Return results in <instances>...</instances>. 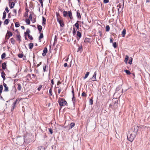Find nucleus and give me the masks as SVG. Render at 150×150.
<instances>
[{
  "label": "nucleus",
  "mask_w": 150,
  "mask_h": 150,
  "mask_svg": "<svg viewBox=\"0 0 150 150\" xmlns=\"http://www.w3.org/2000/svg\"><path fill=\"white\" fill-rule=\"evenodd\" d=\"M136 135L132 132H129L127 134V138L128 140L132 142L136 137Z\"/></svg>",
  "instance_id": "1"
},
{
  "label": "nucleus",
  "mask_w": 150,
  "mask_h": 150,
  "mask_svg": "<svg viewBox=\"0 0 150 150\" xmlns=\"http://www.w3.org/2000/svg\"><path fill=\"white\" fill-rule=\"evenodd\" d=\"M58 103L61 106L65 105L67 104V101L65 100L60 98L58 100Z\"/></svg>",
  "instance_id": "2"
},
{
  "label": "nucleus",
  "mask_w": 150,
  "mask_h": 150,
  "mask_svg": "<svg viewBox=\"0 0 150 150\" xmlns=\"http://www.w3.org/2000/svg\"><path fill=\"white\" fill-rule=\"evenodd\" d=\"M138 128L139 127L138 126L136 125L134 126V130L132 132L134 134H135L136 135V133L137 132L138 130Z\"/></svg>",
  "instance_id": "3"
},
{
  "label": "nucleus",
  "mask_w": 150,
  "mask_h": 150,
  "mask_svg": "<svg viewBox=\"0 0 150 150\" xmlns=\"http://www.w3.org/2000/svg\"><path fill=\"white\" fill-rule=\"evenodd\" d=\"M57 21L59 24L60 26L62 27H63L64 26V25L62 20L59 19L58 18H57Z\"/></svg>",
  "instance_id": "4"
},
{
  "label": "nucleus",
  "mask_w": 150,
  "mask_h": 150,
  "mask_svg": "<svg viewBox=\"0 0 150 150\" xmlns=\"http://www.w3.org/2000/svg\"><path fill=\"white\" fill-rule=\"evenodd\" d=\"M47 52V47H45L43 50V53H42V55L43 57L45 56Z\"/></svg>",
  "instance_id": "5"
},
{
  "label": "nucleus",
  "mask_w": 150,
  "mask_h": 150,
  "mask_svg": "<svg viewBox=\"0 0 150 150\" xmlns=\"http://www.w3.org/2000/svg\"><path fill=\"white\" fill-rule=\"evenodd\" d=\"M96 72L95 71L94 74L93 76L91 79L93 81H96Z\"/></svg>",
  "instance_id": "6"
},
{
  "label": "nucleus",
  "mask_w": 150,
  "mask_h": 150,
  "mask_svg": "<svg viewBox=\"0 0 150 150\" xmlns=\"http://www.w3.org/2000/svg\"><path fill=\"white\" fill-rule=\"evenodd\" d=\"M3 86L4 87L5 89L4 90V91H8V86H7L6 84L4 83V82H3Z\"/></svg>",
  "instance_id": "7"
},
{
  "label": "nucleus",
  "mask_w": 150,
  "mask_h": 150,
  "mask_svg": "<svg viewBox=\"0 0 150 150\" xmlns=\"http://www.w3.org/2000/svg\"><path fill=\"white\" fill-rule=\"evenodd\" d=\"M5 75H6V74L4 71H2L1 72V77L3 79L4 81L5 79H6L5 76Z\"/></svg>",
  "instance_id": "8"
},
{
  "label": "nucleus",
  "mask_w": 150,
  "mask_h": 150,
  "mask_svg": "<svg viewBox=\"0 0 150 150\" xmlns=\"http://www.w3.org/2000/svg\"><path fill=\"white\" fill-rule=\"evenodd\" d=\"M37 28L38 30L39 33H40L41 31V30L42 29V27L40 25H37Z\"/></svg>",
  "instance_id": "9"
},
{
  "label": "nucleus",
  "mask_w": 150,
  "mask_h": 150,
  "mask_svg": "<svg viewBox=\"0 0 150 150\" xmlns=\"http://www.w3.org/2000/svg\"><path fill=\"white\" fill-rule=\"evenodd\" d=\"M68 14L70 19H73V18L72 16V13L71 11H68Z\"/></svg>",
  "instance_id": "10"
},
{
  "label": "nucleus",
  "mask_w": 150,
  "mask_h": 150,
  "mask_svg": "<svg viewBox=\"0 0 150 150\" xmlns=\"http://www.w3.org/2000/svg\"><path fill=\"white\" fill-rule=\"evenodd\" d=\"M2 68L4 70L6 68V63L4 62L2 65Z\"/></svg>",
  "instance_id": "11"
},
{
  "label": "nucleus",
  "mask_w": 150,
  "mask_h": 150,
  "mask_svg": "<svg viewBox=\"0 0 150 150\" xmlns=\"http://www.w3.org/2000/svg\"><path fill=\"white\" fill-rule=\"evenodd\" d=\"M7 34L8 35V38L7 39H8L10 37L12 36L13 35L12 33L11 32L8 31H7Z\"/></svg>",
  "instance_id": "12"
},
{
  "label": "nucleus",
  "mask_w": 150,
  "mask_h": 150,
  "mask_svg": "<svg viewBox=\"0 0 150 150\" xmlns=\"http://www.w3.org/2000/svg\"><path fill=\"white\" fill-rule=\"evenodd\" d=\"M126 33V31L125 29H123L122 33V37H124Z\"/></svg>",
  "instance_id": "13"
},
{
  "label": "nucleus",
  "mask_w": 150,
  "mask_h": 150,
  "mask_svg": "<svg viewBox=\"0 0 150 150\" xmlns=\"http://www.w3.org/2000/svg\"><path fill=\"white\" fill-rule=\"evenodd\" d=\"M78 11H79L77 12L76 16L79 19H80L81 18V17L80 13L78 12Z\"/></svg>",
  "instance_id": "14"
},
{
  "label": "nucleus",
  "mask_w": 150,
  "mask_h": 150,
  "mask_svg": "<svg viewBox=\"0 0 150 150\" xmlns=\"http://www.w3.org/2000/svg\"><path fill=\"white\" fill-rule=\"evenodd\" d=\"M79 21H77L76 23L74 24V26L77 28V29L79 28V24L78 23L80 22Z\"/></svg>",
  "instance_id": "15"
},
{
  "label": "nucleus",
  "mask_w": 150,
  "mask_h": 150,
  "mask_svg": "<svg viewBox=\"0 0 150 150\" xmlns=\"http://www.w3.org/2000/svg\"><path fill=\"white\" fill-rule=\"evenodd\" d=\"M30 31L29 29H27L26 32L24 33L25 35V36L26 35L29 34V33H30Z\"/></svg>",
  "instance_id": "16"
},
{
  "label": "nucleus",
  "mask_w": 150,
  "mask_h": 150,
  "mask_svg": "<svg viewBox=\"0 0 150 150\" xmlns=\"http://www.w3.org/2000/svg\"><path fill=\"white\" fill-rule=\"evenodd\" d=\"M9 22V19H6L4 22V24L7 25Z\"/></svg>",
  "instance_id": "17"
},
{
  "label": "nucleus",
  "mask_w": 150,
  "mask_h": 150,
  "mask_svg": "<svg viewBox=\"0 0 150 150\" xmlns=\"http://www.w3.org/2000/svg\"><path fill=\"white\" fill-rule=\"evenodd\" d=\"M46 21V19L45 18V17H42V24L43 25L45 24Z\"/></svg>",
  "instance_id": "18"
},
{
  "label": "nucleus",
  "mask_w": 150,
  "mask_h": 150,
  "mask_svg": "<svg viewBox=\"0 0 150 150\" xmlns=\"http://www.w3.org/2000/svg\"><path fill=\"white\" fill-rule=\"evenodd\" d=\"M129 58V57L128 55H126L125 58V59L124 62L126 63L127 64V61Z\"/></svg>",
  "instance_id": "19"
},
{
  "label": "nucleus",
  "mask_w": 150,
  "mask_h": 150,
  "mask_svg": "<svg viewBox=\"0 0 150 150\" xmlns=\"http://www.w3.org/2000/svg\"><path fill=\"white\" fill-rule=\"evenodd\" d=\"M17 85L18 86L17 87L18 90L19 91H21L22 88V87L21 86V85L20 83H18Z\"/></svg>",
  "instance_id": "20"
},
{
  "label": "nucleus",
  "mask_w": 150,
  "mask_h": 150,
  "mask_svg": "<svg viewBox=\"0 0 150 150\" xmlns=\"http://www.w3.org/2000/svg\"><path fill=\"white\" fill-rule=\"evenodd\" d=\"M17 37V40L19 41H21V37L20 34H18L16 35Z\"/></svg>",
  "instance_id": "21"
},
{
  "label": "nucleus",
  "mask_w": 150,
  "mask_h": 150,
  "mask_svg": "<svg viewBox=\"0 0 150 150\" xmlns=\"http://www.w3.org/2000/svg\"><path fill=\"white\" fill-rule=\"evenodd\" d=\"M38 150H45V149L44 147L40 146L38 147Z\"/></svg>",
  "instance_id": "22"
},
{
  "label": "nucleus",
  "mask_w": 150,
  "mask_h": 150,
  "mask_svg": "<svg viewBox=\"0 0 150 150\" xmlns=\"http://www.w3.org/2000/svg\"><path fill=\"white\" fill-rule=\"evenodd\" d=\"M20 101V100L19 98H17L16 99V101L13 103V104L16 105V104L18 103Z\"/></svg>",
  "instance_id": "23"
},
{
  "label": "nucleus",
  "mask_w": 150,
  "mask_h": 150,
  "mask_svg": "<svg viewBox=\"0 0 150 150\" xmlns=\"http://www.w3.org/2000/svg\"><path fill=\"white\" fill-rule=\"evenodd\" d=\"M77 35L79 37V38H81V34L80 32L78 31L77 32Z\"/></svg>",
  "instance_id": "24"
},
{
  "label": "nucleus",
  "mask_w": 150,
  "mask_h": 150,
  "mask_svg": "<svg viewBox=\"0 0 150 150\" xmlns=\"http://www.w3.org/2000/svg\"><path fill=\"white\" fill-rule=\"evenodd\" d=\"M68 12L67 11H63V16L64 17H66L68 15Z\"/></svg>",
  "instance_id": "25"
},
{
  "label": "nucleus",
  "mask_w": 150,
  "mask_h": 150,
  "mask_svg": "<svg viewBox=\"0 0 150 150\" xmlns=\"http://www.w3.org/2000/svg\"><path fill=\"white\" fill-rule=\"evenodd\" d=\"M16 108V105L13 103L12 104V106L11 108V111H13L14 109Z\"/></svg>",
  "instance_id": "26"
},
{
  "label": "nucleus",
  "mask_w": 150,
  "mask_h": 150,
  "mask_svg": "<svg viewBox=\"0 0 150 150\" xmlns=\"http://www.w3.org/2000/svg\"><path fill=\"white\" fill-rule=\"evenodd\" d=\"M29 49H31L33 48V43H30L29 45Z\"/></svg>",
  "instance_id": "27"
},
{
  "label": "nucleus",
  "mask_w": 150,
  "mask_h": 150,
  "mask_svg": "<svg viewBox=\"0 0 150 150\" xmlns=\"http://www.w3.org/2000/svg\"><path fill=\"white\" fill-rule=\"evenodd\" d=\"M10 41H11V43H12L13 45L14 44V43L15 42V40L13 38H11L10 40Z\"/></svg>",
  "instance_id": "28"
},
{
  "label": "nucleus",
  "mask_w": 150,
  "mask_h": 150,
  "mask_svg": "<svg viewBox=\"0 0 150 150\" xmlns=\"http://www.w3.org/2000/svg\"><path fill=\"white\" fill-rule=\"evenodd\" d=\"M89 72H87L86 74L85 75V76L83 78V79H86L88 76L89 75Z\"/></svg>",
  "instance_id": "29"
},
{
  "label": "nucleus",
  "mask_w": 150,
  "mask_h": 150,
  "mask_svg": "<svg viewBox=\"0 0 150 150\" xmlns=\"http://www.w3.org/2000/svg\"><path fill=\"white\" fill-rule=\"evenodd\" d=\"M40 33V35L39 36V40H40L41 39L43 38V33Z\"/></svg>",
  "instance_id": "30"
},
{
  "label": "nucleus",
  "mask_w": 150,
  "mask_h": 150,
  "mask_svg": "<svg viewBox=\"0 0 150 150\" xmlns=\"http://www.w3.org/2000/svg\"><path fill=\"white\" fill-rule=\"evenodd\" d=\"M6 13L5 11L4 12H3V16L2 18L3 19H4L5 18L6 16Z\"/></svg>",
  "instance_id": "31"
},
{
  "label": "nucleus",
  "mask_w": 150,
  "mask_h": 150,
  "mask_svg": "<svg viewBox=\"0 0 150 150\" xmlns=\"http://www.w3.org/2000/svg\"><path fill=\"white\" fill-rule=\"evenodd\" d=\"M82 51V45L80 47H79L78 48V50L77 51V52H79V51H80V52H81Z\"/></svg>",
  "instance_id": "32"
},
{
  "label": "nucleus",
  "mask_w": 150,
  "mask_h": 150,
  "mask_svg": "<svg viewBox=\"0 0 150 150\" xmlns=\"http://www.w3.org/2000/svg\"><path fill=\"white\" fill-rule=\"evenodd\" d=\"M124 71L128 75H130L131 74L130 72L128 70H125Z\"/></svg>",
  "instance_id": "33"
},
{
  "label": "nucleus",
  "mask_w": 150,
  "mask_h": 150,
  "mask_svg": "<svg viewBox=\"0 0 150 150\" xmlns=\"http://www.w3.org/2000/svg\"><path fill=\"white\" fill-rule=\"evenodd\" d=\"M106 31L108 32L110 30V26L108 25H107L106 26Z\"/></svg>",
  "instance_id": "34"
},
{
  "label": "nucleus",
  "mask_w": 150,
  "mask_h": 150,
  "mask_svg": "<svg viewBox=\"0 0 150 150\" xmlns=\"http://www.w3.org/2000/svg\"><path fill=\"white\" fill-rule=\"evenodd\" d=\"M75 125V124L74 123L72 122L70 124V128L71 129L74 127Z\"/></svg>",
  "instance_id": "35"
},
{
  "label": "nucleus",
  "mask_w": 150,
  "mask_h": 150,
  "mask_svg": "<svg viewBox=\"0 0 150 150\" xmlns=\"http://www.w3.org/2000/svg\"><path fill=\"white\" fill-rule=\"evenodd\" d=\"M6 56V54L5 53H4L2 54L1 55V58L2 59H3Z\"/></svg>",
  "instance_id": "36"
},
{
  "label": "nucleus",
  "mask_w": 150,
  "mask_h": 150,
  "mask_svg": "<svg viewBox=\"0 0 150 150\" xmlns=\"http://www.w3.org/2000/svg\"><path fill=\"white\" fill-rule=\"evenodd\" d=\"M25 22L27 24L29 25L30 24V21L29 19H27L25 20Z\"/></svg>",
  "instance_id": "37"
},
{
  "label": "nucleus",
  "mask_w": 150,
  "mask_h": 150,
  "mask_svg": "<svg viewBox=\"0 0 150 150\" xmlns=\"http://www.w3.org/2000/svg\"><path fill=\"white\" fill-rule=\"evenodd\" d=\"M53 86H52L51 88L49 90V93L50 94L51 96H52V88Z\"/></svg>",
  "instance_id": "38"
},
{
  "label": "nucleus",
  "mask_w": 150,
  "mask_h": 150,
  "mask_svg": "<svg viewBox=\"0 0 150 150\" xmlns=\"http://www.w3.org/2000/svg\"><path fill=\"white\" fill-rule=\"evenodd\" d=\"M15 27L16 28H18L19 27L20 24L18 22H16L15 23Z\"/></svg>",
  "instance_id": "39"
},
{
  "label": "nucleus",
  "mask_w": 150,
  "mask_h": 150,
  "mask_svg": "<svg viewBox=\"0 0 150 150\" xmlns=\"http://www.w3.org/2000/svg\"><path fill=\"white\" fill-rule=\"evenodd\" d=\"M72 100L73 102L74 105L75 102V97L74 96H73V98H72Z\"/></svg>",
  "instance_id": "40"
},
{
  "label": "nucleus",
  "mask_w": 150,
  "mask_h": 150,
  "mask_svg": "<svg viewBox=\"0 0 150 150\" xmlns=\"http://www.w3.org/2000/svg\"><path fill=\"white\" fill-rule=\"evenodd\" d=\"M15 5V4L13 2H12L11 5L10 6V8H13Z\"/></svg>",
  "instance_id": "41"
},
{
  "label": "nucleus",
  "mask_w": 150,
  "mask_h": 150,
  "mask_svg": "<svg viewBox=\"0 0 150 150\" xmlns=\"http://www.w3.org/2000/svg\"><path fill=\"white\" fill-rule=\"evenodd\" d=\"M122 7V5L121 4H119L117 6V7L119 8L118 9V12H119V9L121 8Z\"/></svg>",
  "instance_id": "42"
},
{
  "label": "nucleus",
  "mask_w": 150,
  "mask_h": 150,
  "mask_svg": "<svg viewBox=\"0 0 150 150\" xmlns=\"http://www.w3.org/2000/svg\"><path fill=\"white\" fill-rule=\"evenodd\" d=\"M28 38L31 40H33V38L32 37V36H31L30 34H28Z\"/></svg>",
  "instance_id": "43"
},
{
  "label": "nucleus",
  "mask_w": 150,
  "mask_h": 150,
  "mask_svg": "<svg viewBox=\"0 0 150 150\" xmlns=\"http://www.w3.org/2000/svg\"><path fill=\"white\" fill-rule=\"evenodd\" d=\"M81 95L83 96L86 97V94L85 92H83L81 94Z\"/></svg>",
  "instance_id": "44"
},
{
  "label": "nucleus",
  "mask_w": 150,
  "mask_h": 150,
  "mask_svg": "<svg viewBox=\"0 0 150 150\" xmlns=\"http://www.w3.org/2000/svg\"><path fill=\"white\" fill-rule=\"evenodd\" d=\"M113 46L115 48H116L117 47V44L116 42H114L113 44Z\"/></svg>",
  "instance_id": "45"
},
{
  "label": "nucleus",
  "mask_w": 150,
  "mask_h": 150,
  "mask_svg": "<svg viewBox=\"0 0 150 150\" xmlns=\"http://www.w3.org/2000/svg\"><path fill=\"white\" fill-rule=\"evenodd\" d=\"M18 56L19 58H22L23 56V54H18Z\"/></svg>",
  "instance_id": "46"
},
{
  "label": "nucleus",
  "mask_w": 150,
  "mask_h": 150,
  "mask_svg": "<svg viewBox=\"0 0 150 150\" xmlns=\"http://www.w3.org/2000/svg\"><path fill=\"white\" fill-rule=\"evenodd\" d=\"M75 29L74 28L73 29V34L74 35L76 33Z\"/></svg>",
  "instance_id": "47"
},
{
  "label": "nucleus",
  "mask_w": 150,
  "mask_h": 150,
  "mask_svg": "<svg viewBox=\"0 0 150 150\" xmlns=\"http://www.w3.org/2000/svg\"><path fill=\"white\" fill-rule=\"evenodd\" d=\"M29 18L31 21H32V15L31 14H30L29 16Z\"/></svg>",
  "instance_id": "48"
},
{
  "label": "nucleus",
  "mask_w": 150,
  "mask_h": 150,
  "mask_svg": "<svg viewBox=\"0 0 150 150\" xmlns=\"http://www.w3.org/2000/svg\"><path fill=\"white\" fill-rule=\"evenodd\" d=\"M93 100L92 99H90L89 100V103L91 104L92 105L93 103Z\"/></svg>",
  "instance_id": "49"
},
{
  "label": "nucleus",
  "mask_w": 150,
  "mask_h": 150,
  "mask_svg": "<svg viewBox=\"0 0 150 150\" xmlns=\"http://www.w3.org/2000/svg\"><path fill=\"white\" fill-rule=\"evenodd\" d=\"M42 86L40 85L39 86V87L38 88V91H40V89H41V88H42Z\"/></svg>",
  "instance_id": "50"
},
{
  "label": "nucleus",
  "mask_w": 150,
  "mask_h": 150,
  "mask_svg": "<svg viewBox=\"0 0 150 150\" xmlns=\"http://www.w3.org/2000/svg\"><path fill=\"white\" fill-rule=\"evenodd\" d=\"M49 131L51 134H52L53 132L52 130L50 128H49Z\"/></svg>",
  "instance_id": "51"
},
{
  "label": "nucleus",
  "mask_w": 150,
  "mask_h": 150,
  "mask_svg": "<svg viewBox=\"0 0 150 150\" xmlns=\"http://www.w3.org/2000/svg\"><path fill=\"white\" fill-rule=\"evenodd\" d=\"M109 1V0H103V2L104 3H108Z\"/></svg>",
  "instance_id": "52"
},
{
  "label": "nucleus",
  "mask_w": 150,
  "mask_h": 150,
  "mask_svg": "<svg viewBox=\"0 0 150 150\" xmlns=\"http://www.w3.org/2000/svg\"><path fill=\"white\" fill-rule=\"evenodd\" d=\"M13 11V13L15 14V15H16L17 13L16 10V9H14Z\"/></svg>",
  "instance_id": "53"
},
{
  "label": "nucleus",
  "mask_w": 150,
  "mask_h": 150,
  "mask_svg": "<svg viewBox=\"0 0 150 150\" xmlns=\"http://www.w3.org/2000/svg\"><path fill=\"white\" fill-rule=\"evenodd\" d=\"M5 10L7 12V13H8L9 12V10L8 9V7H6V8Z\"/></svg>",
  "instance_id": "54"
},
{
  "label": "nucleus",
  "mask_w": 150,
  "mask_h": 150,
  "mask_svg": "<svg viewBox=\"0 0 150 150\" xmlns=\"http://www.w3.org/2000/svg\"><path fill=\"white\" fill-rule=\"evenodd\" d=\"M132 59H131V60H129V62H128V63L129 64H131L132 63Z\"/></svg>",
  "instance_id": "55"
},
{
  "label": "nucleus",
  "mask_w": 150,
  "mask_h": 150,
  "mask_svg": "<svg viewBox=\"0 0 150 150\" xmlns=\"http://www.w3.org/2000/svg\"><path fill=\"white\" fill-rule=\"evenodd\" d=\"M3 87L2 85H1L0 86V90H3Z\"/></svg>",
  "instance_id": "56"
},
{
  "label": "nucleus",
  "mask_w": 150,
  "mask_h": 150,
  "mask_svg": "<svg viewBox=\"0 0 150 150\" xmlns=\"http://www.w3.org/2000/svg\"><path fill=\"white\" fill-rule=\"evenodd\" d=\"M40 3L41 6L42 7L43 6V1H40Z\"/></svg>",
  "instance_id": "57"
},
{
  "label": "nucleus",
  "mask_w": 150,
  "mask_h": 150,
  "mask_svg": "<svg viewBox=\"0 0 150 150\" xmlns=\"http://www.w3.org/2000/svg\"><path fill=\"white\" fill-rule=\"evenodd\" d=\"M46 67L45 66L43 67V71L44 72H45L46 71Z\"/></svg>",
  "instance_id": "58"
},
{
  "label": "nucleus",
  "mask_w": 150,
  "mask_h": 150,
  "mask_svg": "<svg viewBox=\"0 0 150 150\" xmlns=\"http://www.w3.org/2000/svg\"><path fill=\"white\" fill-rule=\"evenodd\" d=\"M72 94H73V96H74V90L73 88L72 90Z\"/></svg>",
  "instance_id": "59"
},
{
  "label": "nucleus",
  "mask_w": 150,
  "mask_h": 150,
  "mask_svg": "<svg viewBox=\"0 0 150 150\" xmlns=\"http://www.w3.org/2000/svg\"><path fill=\"white\" fill-rule=\"evenodd\" d=\"M51 83L52 85H53L54 83V82L53 81V79H52L51 80Z\"/></svg>",
  "instance_id": "60"
},
{
  "label": "nucleus",
  "mask_w": 150,
  "mask_h": 150,
  "mask_svg": "<svg viewBox=\"0 0 150 150\" xmlns=\"http://www.w3.org/2000/svg\"><path fill=\"white\" fill-rule=\"evenodd\" d=\"M67 63H65L64 64V67H66L67 66Z\"/></svg>",
  "instance_id": "61"
},
{
  "label": "nucleus",
  "mask_w": 150,
  "mask_h": 150,
  "mask_svg": "<svg viewBox=\"0 0 150 150\" xmlns=\"http://www.w3.org/2000/svg\"><path fill=\"white\" fill-rule=\"evenodd\" d=\"M113 42V40L112 38H110V43H112Z\"/></svg>",
  "instance_id": "62"
},
{
  "label": "nucleus",
  "mask_w": 150,
  "mask_h": 150,
  "mask_svg": "<svg viewBox=\"0 0 150 150\" xmlns=\"http://www.w3.org/2000/svg\"><path fill=\"white\" fill-rule=\"evenodd\" d=\"M61 83V82L59 81H58L57 83V85H59V84H60Z\"/></svg>",
  "instance_id": "63"
},
{
  "label": "nucleus",
  "mask_w": 150,
  "mask_h": 150,
  "mask_svg": "<svg viewBox=\"0 0 150 150\" xmlns=\"http://www.w3.org/2000/svg\"><path fill=\"white\" fill-rule=\"evenodd\" d=\"M10 14H11V13H9L8 14V18H10L11 17Z\"/></svg>",
  "instance_id": "64"
}]
</instances>
